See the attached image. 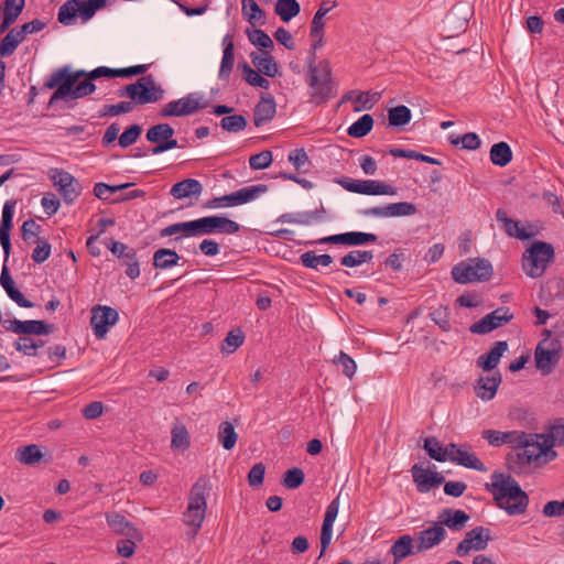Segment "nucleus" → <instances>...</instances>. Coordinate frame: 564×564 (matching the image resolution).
I'll return each instance as SVG.
<instances>
[{"mask_svg": "<svg viewBox=\"0 0 564 564\" xmlns=\"http://www.w3.org/2000/svg\"><path fill=\"white\" fill-rule=\"evenodd\" d=\"M93 82L86 77V70L72 72L68 66L57 68L44 84L48 89L56 88L48 105L52 106L58 100L68 101L91 95L96 90V85Z\"/></svg>", "mask_w": 564, "mask_h": 564, "instance_id": "f257e3e1", "label": "nucleus"}, {"mask_svg": "<svg viewBox=\"0 0 564 564\" xmlns=\"http://www.w3.org/2000/svg\"><path fill=\"white\" fill-rule=\"evenodd\" d=\"M485 488L492 494L497 507L503 509L509 516H518L525 512L529 497L511 476L494 471L491 482H487Z\"/></svg>", "mask_w": 564, "mask_h": 564, "instance_id": "f03ea898", "label": "nucleus"}, {"mask_svg": "<svg viewBox=\"0 0 564 564\" xmlns=\"http://www.w3.org/2000/svg\"><path fill=\"white\" fill-rule=\"evenodd\" d=\"M238 223L224 217V216H206L199 219L172 224L160 230L161 237L176 236V239L182 237H196L208 234H235L239 230Z\"/></svg>", "mask_w": 564, "mask_h": 564, "instance_id": "7ed1b4c3", "label": "nucleus"}, {"mask_svg": "<svg viewBox=\"0 0 564 564\" xmlns=\"http://www.w3.org/2000/svg\"><path fill=\"white\" fill-rule=\"evenodd\" d=\"M212 485L206 476H202L192 486L188 497V506L183 513V521L186 525L194 528V535L200 529L207 511V497Z\"/></svg>", "mask_w": 564, "mask_h": 564, "instance_id": "20e7f679", "label": "nucleus"}, {"mask_svg": "<svg viewBox=\"0 0 564 564\" xmlns=\"http://www.w3.org/2000/svg\"><path fill=\"white\" fill-rule=\"evenodd\" d=\"M306 82L312 90L311 101L315 105L327 102L336 95V85L327 59L321 61L311 73L308 72Z\"/></svg>", "mask_w": 564, "mask_h": 564, "instance_id": "39448f33", "label": "nucleus"}, {"mask_svg": "<svg viewBox=\"0 0 564 564\" xmlns=\"http://www.w3.org/2000/svg\"><path fill=\"white\" fill-rule=\"evenodd\" d=\"M118 96L130 98L133 105H147L161 100L164 89L156 84L152 75H147L122 87L118 90Z\"/></svg>", "mask_w": 564, "mask_h": 564, "instance_id": "423d86ee", "label": "nucleus"}, {"mask_svg": "<svg viewBox=\"0 0 564 564\" xmlns=\"http://www.w3.org/2000/svg\"><path fill=\"white\" fill-rule=\"evenodd\" d=\"M494 269L489 260L484 258H468L452 268V278L459 284L471 282H486L492 275Z\"/></svg>", "mask_w": 564, "mask_h": 564, "instance_id": "0eeeda50", "label": "nucleus"}, {"mask_svg": "<svg viewBox=\"0 0 564 564\" xmlns=\"http://www.w3.org/2000/svg\"><path fill=\"white\" fill-rule=\"evenodd\" d=\"M519 451L512 455H508V468L512 471H518L522 467L530 465L544 455V449H541L540 441L533 437V434L519 432L516 445Z\"/></svg>", "mask_w": 564, "mask_h": 564, "instance_id": "6e6552de", "label": "nucleus"}, {"mask_svg": "<svg viewBox=\"0 0 564 564\" xmlns=\"http://www.w3.org/2000/svg\"><path fill=\"white\" fill-rule=\"evenodd\" d=\"M105 6L106 0H67L59 7L57 20L64 25L74 24L76 18L87 22Z\"/></svg>", "mask_w": 564, "mask_h": 564, "instance_id": "1a4fd4ad", "label": "nucleus"}, {"mask_svg": "<svg viewBox=\"0 0 564 564\" xmlns=\"http://www.w3.org/2000/svg\"><path fill=\"white\" fill-rule=\"evenodd\" d=\"M207 106L208 101L204 100L203 96L192 93L183 98L165 104L159 115L163 118L191 116L205 109Z\"/></svg>", "mask_w": 564, "mask_h": 564, "instance_id": "9d476101", "label": "nucleus"}, {"mask_svg": "<svg viewBox=\"0 0 564 564\" xmlns=\"http://www.w3.org/2000/svg\"><path fill=\"white\" fill-rule=\"evenodd\" d=\"M555 249H525L522 254V269L533 279L543 275L547 267L554 261Z\"/></svg>", "mask_w": 564, "mask_h": 564, "instance_id": "9b49d317", "label": "nucleus"}, {"mask_svg": "<svg viewBox=\"0 0 564 564\" xmlns=\"http://www.w3.org/2000/svg\"><path fill=\"white\" fill-rule=\"evenodd\" d=\"M267 191L268 185L265 184L246 186L234 193L220 197H215L214 199L209 200L206 206L209 208H218L242 205L256 199Z\"/></svg>", "mask_w": 564, "mask_h": 564, "instance_id": "f8f14e48", "label": "nucleus"}, {"mask_svg": "<svg viewBox=\"0 0 564 564\" xmlns=\"http://www.w3.org/2000/svg\"><path fill=\"white\" fill-rule=\"evenodd\" d=\"M338 183L348 192L362 195H395L397 188L376 180L344 177Z\"/></svg>", "mask_w": 564, "mask_h": 564, "instance_id": "ddd939ff", "label": "nucleus"}, {"mask_svg": "<svg viewBox=\"0 0 564 564\" xmlns=\"http://www.w3.org/2000/svg\"><path fill=\"white\" fill-rule=\"evenodd\" d=\"M491 541L490 530L485 527H476L466 532L465 538L456 546V555L463 557L470 551H482Z\"/></svg>", "mask_w": 564, "mask_h": 564, "instance_id": "4468645a", "label": "nucleus"}, {"mask_svg": "<svg viewBox=\"0 0 564 564\" xmlns=\"http://www.w3.org/2000/svg\"><path fill=\"white\" fill-rule=\"evenodd\" d=\"M119 319L118 311L107 306L97 305L91 310L90 325L98 339L106 337L109 328Z\"/></svg>", "mask_w": 564, "mask_h": 564, "instance_id": "2eb2a0df", "label": "nucleus"}, {"mask_svg": "<svg viewBox=\"0 0 564 564\" xmlns=\"http://www.w3.org/2000/svg\"><path fill=\"white\" fill-rule=\"evenodd\" d=\"M513 318L509 307L501 306L485 315L478 322L470 325L469 330L473 334H488L494 329L509 323Z\"/></svg>", "mask_w": 564, "mask_h": 564, "instance_id": "dca6fc26", "label": "nucleus"}, {"mask_svg": "<svg viewBox=\"0 0 564 564\" xmlns=\"http://www.w3.org/2000/svg\"><path fill=\"white\" fill-rule=\"evenodd\" d=\"M377 240L378 238L375 234L351 231L316 238L314 240L305 241V243L357 246L365 243H375L377 242Z\"/></svg>", "mask_w": 564, "mask_h": 564, "instance_id": "f3484780", "label": "nucleus"}, {"mask_svg": "<svg viewBox=\"0 0 564 564\" xmlns=\"http://www.w3.org/2000/svg\"><path fill=\"white\" fill-rule=\"evenodd\" d=\"M52 180L54 185L58 187V192L65 203L72 204L80 194L82 186L70 173L63 170H56Z\"/></svg>", "mask_w": 564, "mask_h": 564, "instance_id": "a211bd4d", "label": "nucleus"}, {"mask_svg": "<svg viewBox=\"0 0 564 564\" xmlns=\"http://www.w3.org/2000/svg\"><path fill=\"white\" fill-rule=\"evenodd\" d=\"M496 219L509 236L520 240H528L536 234L534 226L530 224L521 225L520 221L509 218L501 208L496 212Z\"/></svg>", "mask_w": 564, "mask_h": 564, "instance_id": "6ab92c4d", "label": "nucleus"}, {"mask_svg": "<svg viewBox=\"0 0 564 564\" xmlns=\"http://www.w3.org/2000/svg\"><path fill=\"white\" fill-rule=\"evenodd\" d=\"M416 207L412 203L408 202H400V203H392L388 204L386 206H376L370 207L365 210H362V214L365 216H375V217H400V216H411L415 214Z\"/></svg>", "mask_w": 564, "mask_h": 564, "instance_id": "aec40b11", "label": "nucleus"}, {"mask_svg": "<svg viewBox=\"0 0 564 564\" xmlns=\"http://www.w3.org/2000/svg\"><path fill=\"white\" fill-rule=\"evenodd\" d=\"M106 521L113 533L124 535L128 538H133L138 542H141L143 540L142 532L138 528H135L133 523L128 521L127 518L121 513L107 512Z\"/></svg>", "mask_w": 564, "mask_h": 564, "instance_id": "412c9836", "label": "nucleus"}, {"mask_svg": "<svg viewBox=\"0 0 564 564\" xmlns=\"http://www.w3.org/2000/svg\"><path fill=\"white\" fill-rule=\"evenodd\" d=\"M413 481L420 492H427L433 487H438L445 481V478L440 473H431L420 464H414L411 468Z\"/></svg>", "mask_w": 564, "mask_h": 564, "instance_id": "4be33fe9", "label": "nucleus"}, {"mask_svg": "<svg viewBox=\"0 0 564 564\" xmlns=\"http://www.w3.org/2000/svg\"><path fill=\"white\" fill-rule=\"evenodd\" d=\"M534 359L536 369L540 370L543 376H547L553 371L555 365L558 362L560 354L555 348H544L542 341L539 343L535 348Z\"/></svg>", "mask_w": 564, "mask_h": 564, "instance_id": "5701e85b", "label": "nucleus"}, {"mask_svg": "<svg viewBox=\"0 0 564 564\" xmlns=\"http://www.w3.org/2000/svg\"><path fill=\"white\" fill-rule=\"evenodd\" d=\"M446 535L445 529L435 523L433 527L420 532L417 536L416 551L424 552L438 545Z\"/></svg>", "mask_w": 564, "mask_h": 564, "instance_id": "b1692460", "label": "nucleus"}, {"mask_svg": "<svg viewBox=\"0 0 564 564\" xmlns=\"http://www.w3.org/2000/svg\"><path fill=\"white\" fill-rule=\"evenodd\" d=\"M112 254L118 258L119 264L124 267V273L131 280H135L140 275L139 260L134 249H110Z\"/></svg>", "mask_w": 564, "mask_h": 564, "instance_id": "393cba45", "label": "nucleus"}, {"mask_svg": "<svg viewBox=\"0 0 564 564\" xmlns=\"http://www.w3.org/2000/svg\"><path fill=\"white\" fill-rule=\"evenodd\" d=\"M276 112V104L271 95L261 97L253 109V122L256 127L271 121Z\"/></svg>", "mask_w": 564, "mask_h": 564, "instance_id": "a878e982", "label": "nucleus"}, {"mask_svg": "<svg viewBox=\"0 0 564 564\" xmlns=\"http://www.w3.org/2000/svg\"><path fill=\"white\" fill-rule=\"evenodd\" d=\"M508 350V343L505 340L496 341L491 349L477 358V366L485 371L494 370L502 355Z\"/></svg>", "mask_w": 564, "mask_h": 564, "instance_id": "bb28decb", "label": "nucleus"}, {"mask_svg": "<svg viewBox=\"0 0 564 564\" xmlns=\"http://www.w3.org/2000/svg\"><path fill=\"white\" fill-rule=\"evenodd\" d=\"M500 383L501 375L497 372L490 377H480L474 386V390L482 401H490L496 395Z\"/></svg>", "mask_w": 564, "mask_h": 564, "instance_id": "cd10ccee", "label": "nucleus"}, {"mask_svg": "<svg viewBox=\"0 0 564 564\" xmlns=\"http://www.w3.org/2000/svg\"><path fill=\"white\" fill-rule=\"evenodd\" d=\"M25 6V0H4L0 6L2 11V21L0 24V33L6 32L12 25Z\"/></svg>", "mask_w": 564, "mask_h": 564, "instance_id": "c85d7f7f", "label": "nucleus"}, {"mask_svg": "<svg viewBox=\"0 0 564 564\" xmlns=\"http://www.w3.org/2000/svg\"><path fill=\"white\" fill-rule=\"evenodd\" d=\"M0 284L6 290L8 296L12 301H14L20 307L31 308L34 306V303L25 299L21 291L15 288L14 280L12 279L6 265L1 271Z\"/></svg>", "mask_w": 564, "mask_h": 564, "instance_id": "c756f323", "label": "nucleus"}, {"mask_svg": "<svg viewBox=\"0 0 564 564\" xmlns=\"http://www.w3.org/2000/svg\"><path fill=\"white\" fill-rule=\"evenodd\" d=\"M390 553L393 555V564H399L405 557L421 552L416 551L413 538L409 534H403L393 542Z\"/></svg>", "mask_w": 564, "mask_h": 564, "instance_id": "7c9ffc66", "label": "nucleus"}, {"mask_svg": "<svg viewBox=\"0 0 564 564\" xmlns=\"http://www.w3.org/2000/svg\"><path fill=\"white\" fill-rule=\"evenodd\" d=\"M22 238L28 245H36V247L48 248L51 243L47 239L41 236L42 228L41 226L33 219H28L23 223L22 228Z\"/></svg>", "mask_w": 564, "mask_h": 564, "instance_id": "2f4dec72", "label": "nucleus"}, {"mask_svg": "<svg viewBox=\"0 0 564 564\" xmlns=\"http://www.w3.org/2000/svg\"><path fill=\"white\" fill-rule=\"evenodd\" d=\"M203 192V185L195 178H185L174 184L170 194L176 199H183L187 197H198Z\"/></svg>", "mask_w": 564, "mask_h": 564, "instance_id": "473e14b6", "label": "nucleus"}, {"mask_svg": "<svg viewBox=\"0 0 564 564\" xmlns=\"http://www.w3.org/2000/svg\"><path fill=\"white\" fill-rule=\"evenodd\" d=\"M469 518V514H467L463 510H454L447 508L440 513L438 524H441L442 527L446 525L448 529L453 531H459L466 525Z\"/></svg>", "mask_w": 564, "mask_h": 564, "instance_id": "72a5a7b5", "label": "nucleus"}, {"mask_svg": "<svg viewBox=\"0 0 564 564\" xmlns=\"http://www.w3.org/2000/svg\"><path fill=\"white\" fill-rule=\"evenodd\" d=\"M14 200H7L2 209V218L0 221V243L3 248L11 247L10 231L12 228Z\"/></svg>", "mask_w": 564, "mask_h": 564, "instance_id": "f704fd0d", "label": "nucleus"}, {"mask_svg": "<svg viewBox=\"0 0 564 564\" xmlns=\"http://www.w3.org/2000/svg\"><path fill=\"white\" fill-rule=\"evenodd\" d=\"M250 58L253 65L263 75L268 77H275L279 73L278 63L268 51H263L261 54L251 53Z\"/></svg>", "mask_w": 564, "mask_h": 564, "instance_id": "c9c22d12", "label": "nucleus"}, {"mask_svg": "<svg viewBox=\"0 0 564 564\" xmlns=\"http://www.w3.org/2000/svg\"><path fill=\"white\" fill-rule=\"evenodd\" d=\"M224 53L219 68V79L226 80L229 78L235 63V47L230 35H226L223 40Z\"/></svg>", "mask_w": 564, "mask_h": 564, "instance_id": "e433bc0d", "label": "nucleus"}, {"mask_svg": "<svg viewBox=\"0 0 564 564\" xmlns=\"http://www.w3.org/2000/svg\"><path fill=\"white\" fill-rule=\"evenodd\" d=\"M519 432H500L496 430H485L481 433L482 438L487 440L488 443L492 446H501L503 444H513L516 445V441Z\"/></svg>", "mask_w": 564, "mask_h": 564, "instance_id": "4c0bfd02", "label": "nucleus"}, {"mask_svg": "<svg viewBox=\"0 0 564 564\" xmlns=\"http://www.w3.org/2000/svg\"><path fill=\"white\" fill-rule=\"evenodd\" d=\"M490 161L497 166H506L512 160V150L507 142L495 143L490 149Z\"/></svg>", "mask_w": 564, "mask_h": 564, "instance_id": "58836bf2", "label": "nucleus"}, {"mask_svg": "<svg viewBox=\"0 0 564 564\" xmlns=\"http://www.w3.org/2000/svg\"><path fill=\"white\" fill-rule=\"evenodd\" d=\"M451 462L466 468L475 469L478 471H487V467L476 456V454L464 449V447L458 453V456L451 457Z\"/></svg>", "mask_w": 564, "mask_h": 564, "instance_id": "ea45409f", "label": "nucleus"}, {"mask_svg": "<svg viewBox=\"0 0 564 564\" xmlns=\"http://www.w3.org/2000/svg\"><path fill=\"white\" fill-rule=\"evenodd\" d=\"M23 41V35H21L17 26L11 29L0 42V56L8 57L12 55Z\"/></svg>", "mask_w": 564, "mask_h": 564, "instance_id": "a19ab883", "label": "nucleus"}, {"mask_svg": "<svg viewBox=\"0 0 564 564\" xmlns=\"http://www.w3.org/2000/svg\"><path fill=\"white\" fill-rule=\"evenodd\" d=\"M182 258L174 249H158L153 256V264L156 269H170L176 265Z\"/></svg>", "mask_w": 564, "mask_h": 564, "instance_id": "79ce46f5", "label": "nucleus"}, {"mask_svg": "<svg viewBox=\"0 0 564 564\" xmlns=\"http://www.w3.org/2000/svg\"><path fill=\"white\" fill-rule=\"evenodd\" d=\"M218 442L226 451H230L235 447L238 434L235 431L234 425L230 422H221L218 426Z\"/></svg>", "mask_w": 564, "mask_h": 564, "instance_id": "37998d69", "label": "nucleus"}, {"mask_svg": "<svg viewBox=\"0 0 564 564\" xmlns=\"http://www.w3.org/2000/svg\"><path fill=\"white\" fill-rule=\"evenodd\" d=\"M300 261L305 268L319 270L322 267H328L333 262L329 254H316L314 251H307L300 257Z\"/></svg>", "mask_w": 564, "mask_h": 564, "instance_id": "c03bdc74", "label": "nucleus"}, {"mask_svg": "<svg viewBox=\"0 0 564 564\" xmlns=\"http://www.w3.org/2000/svg\"><path fill=\"white\" fill-rule=\"evenodd\" d=\"M274 10L283 22H289L300 13L301 7L296 0H278Z\"/></svg>", "mask_w": 564, "mask_h": 564, "instance_id": "a18cd8bd", "label": "nucleus"}, {"mask_svg": "<svg viewBox=\"0 0 564 564\" xmlns=\"http://www.w3.org/2000/svg\"><path fill=\"white\" fill-rule=\"evenodd\" d=\"M191 441L187 429L184 425H175L172 429L171 448L185 452L189 448Z\"/></svg>", "mask_w": 564, "mask_h": 564, "instance_id": "49530a36", "label": "nucleus"}, {"mask_svg": "<svg viewBox=\"0 0 564 564\" xmlns=\"http://www.w3.org/2000/svg\"><path fill=\"white\" fill-rule=\"evenodd\" d=\"M173 134L174 129L169 123H159L147 131V140L149 142L160 144L172 138Z\"/></svg>", "mask_w": 564, "mask_h": 564, "instance_id": "de8ad7c7", "label": "nucleus"}, {"mask_svg": "<svg viewBox=\"0 0 564 564\" xmlns=\"http://www.w3.org/2000/svg\"><path fill=\"white\" fill-rule=\"evenodd\" d=\"M43 457L40 446L35 444L26 445L18 448L17 459L25 465H34Z\"/></svg>", "mask_w": 564, "mask_h": 564, "instance_id": "09e8293b", "label": "nucleus"}, {"mask_svg": "<svg viewBox=\"0 0 564 564\" xmlns=\"http://www.w3.org/2000/svg\"><path fill=\"white\" fill-rule=\"evenodd\" d=\"M373 254L370 250H352L340 259V263L347 268L359 267L372 260Z\"/></svg>", "mask_w": 564, "mask_h": 564, "instance_id": "8fccbe9b", "label": "nucleus"}, {"mask_svg": "<svg viewBox=\"0 0 564 564\" xmlns=\"http://www.w3.org/2000/svg\"><path fill=\"white\" fill-rule=\"evenodd\" d=\"M372 127L373 118L366 113L348 128L347 133L352 138H362L371 131Z\"/></svg>", "mask_w": 564, "mask_h": 564, "instance_id": "3c124183", "label": "nucleus"}, {"mask_svg": "<svg viewBox=\"0 0 564 564\" xmlns=\"http://www.w3.org/2000/svg\"><path fill=\"white\" fill-rule=\"evenodd\" d=\"M55 325L47 324L43 321L31 319L24 321L22 327L23 335H50L54 332Z\"/></svg>", "mask_w": 564, "mask_h": 564, "instance_id": "603ef678", "label": "nucleus"}, {"mask_svg": "<svg viewBox=\"0 0 564 564\" xmlns=\"http://www.w3.org/2000/svg\"><path fill=\"white\" fill-rule=\"evenodd\" d=\"M238 67L242 70L243 78L249 85L254 86V87H261L264 89L269 88V85H270L269 80L265 79L264 77H262L259 74L260 72L254 70L248 63H246V62L240 63L238 65Z\"/></svg>", "mask_w": 564, "mask_h": 564, "instance_id": "864d4df0", "label": "nucleus"}, {"mask_svg": "<svg viewBox=\"0 0 564 564\" xmlns=\"http://www.w3.org/2000/svg\"><path fill=\"white\" fill-rule=\"evenodd\" d=\"M389 124L393 127H402L410 122L411 110L406 106H397L388 111Z\"/></svg>", "mask_w": 564, "mask_h": 564, "instance_id": "5fc2aeb1", "label": "nucleus"}, {"mask_svg": "<svg viewBox=\"0 0 564 564\" xmlns=\"http://www.w3.org/2000/svg\"><path fill=\"white\" fill-rule=\"evenodd\" d=\"M533 437L538 441L542 440L540 441V445L541 449H544L546 460H553L557 456L556 452L552 449L553 446L557 445V440H555L554 433L551 429L547 434H533Z\"/></svg>", "mask_w": 564, "mask_h": 564, "instance_id": "6e6d98bb", "label": "nucleus"}, {"mask_svg": "<svg viewBox=\"0 0 564 564\" xmlns=\"http://www.w3.org/2000/svg\"><path fill=\"white\" fill-rule=\"evenodd\" d=\"M304 471L299 467H293L284 473L282 485L288 489H296L304 482Z\"/></svg>", "mask_w": 564, "mask_h": 564, "instance_id": "4d7b16f0", "label": "nucleus"}, {"mask_svg": "<svg viewBox=\"0 0 564 564\" xmlns=\"http://www.w3.org/2000/svg\"><path fill=\"white\" fill-rule=\"evenodd\" d=\"M245 340V335L240 329L230 330L221 344V350L226 354H232Z\"/></svg>", "mask_w": 564, "mask_h": 564, "instance_id": "13d9d810", "label": "nucleus"}, {"mask_svg": "<svg viewBox=\"0 0 564 564\" xmlns=\"http://www.w3.org/2000/svg\"><path fill=\"white\" fill-rule=\"evenodd\" d=\"M423 448L431 458L441 463L445 462V452H443L444 447L441 445L436 437H426L424 440Z\"/></svg>", "mask_w": 564, "mask_h": 564, "instance_id": "bf43d9fd", "label": "nucleus"}, {"mask_svg": "<svg viewBox=\"0 0 564 564\" xmlns=\"http://www.w3.org/2000/svg\"><path fill=\"white\" fill-rule=\"evenodd\" d=\"M220 127L227 132H239L247 127V120L242 115H231L220 120Z\"/></svg>", "mask_w": 564, "mask_h": 564, "instance_id": "052dcab7", "label": "nucleus"}, {"mask_svg": "<svg viewBox=\"0 0 564 564\" xmlns=\"http://www.w3.org/2000/svg\"><path fill=\"white\" fill-rule=\"evenodd\" d=\"M333 362L336 366L341 367L343 373L349 379H351L356 373L357 365L355 360L343 350L339 351V355L334 358Z\"/></svg>", "mask_w": 564, "mask_h": 564, "instance_id": "680f3d73", "label": "nucleus"}, {"mask_svg": "<svg viewBox=\"0 0 564 564\" xmlns=\"http://www.w3.org/2000/svg\"><path fill=\"white\" fill-rule=\"evenodd\" d=\"M449 142L454 145L462 143L463 148L466 150H477L481 144L479 137L474 132H467L462 137L451 135Z\"/></svg>", "mask_w": 564, "mask_h": 564, "instance_id": "e2e57ef3", "label": "nucleus"}, {"mask_svg": "<svg viewBox=\"0 0 564 564\" xmlns=\"http://www.w3.org/2000/svg\"><path fill=\"white\" fill-rule=\"evenodd\" d=\"M248 39L254 46L262 50H272L274 46L272 39L260 29L248 32Z\"/></svg>", "mask_w": 564, "mask_h": 564, "instance_id": "0e129e2a", "label": "nucleus"}, {"mask_svg": "<svg viewBox=\"0 0 564 564\" xmlns=\"http://www.w3.org/2000/svg\"><path fill=\"white\" fill-rule=\"evenodd\" d=\"M241 2L242 12L243 14H248V19L250 22H258L264 19V11L258 6V3L254 0H241Z\"/></svg>", "mask_w": 564, "mask_h": 564, "instance_id": "69168bd1", "label": "nucleus"}, {"mask_svg": "<svg viewBox=\"0 0 564 564\" xmlns=\"http://www.w3.org/2000/svg\"><path fill=\"white\" fill-rule=\"evenodd\" d=\"M381 98L380 93L361 91L356 96V101L360 104V107H355V111H361L362 109H371L376 102Z\"/></svg>", "mask_w": 564, "mask_h": 564, "instance_id": "338daca9", "label": "nucleus"}, {"mask_svg": "<svg viewBox=\"0 0 564 564\" xmlns=\"http://www.w3.org/2000/svg\"><path fill=\"white\" fill-rule=\"evenodd\" d=\"M265 466L263 463L254 464L248 474V484L251 488H258L263 484Z\"/></svg>", "mask_w": 564, "mask_h": 564, "instance_id": "774afa93", "label": "nucleus"}]
</instances>
